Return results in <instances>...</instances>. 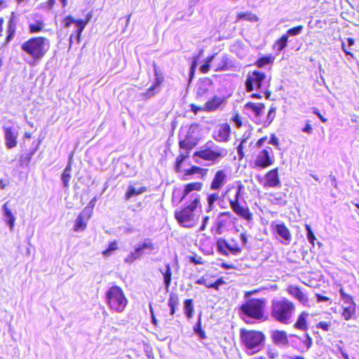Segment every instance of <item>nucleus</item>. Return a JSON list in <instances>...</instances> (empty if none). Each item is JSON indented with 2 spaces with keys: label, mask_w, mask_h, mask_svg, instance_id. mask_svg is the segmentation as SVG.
Returning a JSON list of instances; mask_svg holds the SVG:
<instances>
[{
  "label": "nucleus",
  "mask_w": 359,
  "mask_h": 359,
  "mask_svg": "<svg viewBox=\"0 0 359 359\" xmlns=\"http://www.w3.org/2000/svg\"><path fill=\"white\" fill-rule=\"evenodd\" d=\"M50 42L43 36L32 37L21 45V50L27 55L25 61L32 66L36 65L49 50Z\"/></svg>",
  "instance_id": "obj_1"
},
{
  "label": "nucleus",
  "mask_w": 359,
  "mask_h": 359,
  "mask_svg": "<svg viewBox=\"0 0 359 359\" xmlns=\"http://www.w3.org/2000/svg\"><path fill=\"white\" fill-rule=\"evenodd\" d=\"M295 311L293 302L286 298L273 299L271 304V316L282 324H290Z\"/></svg>",
  "instance_id": "obj_2"
},
{
  "label": "nucleus",
  "mask_w": 359,
  "mask_h": 359,
  "mask_svg": "<svg viewBox=\"0 0 359 359\" xmlns=\"http://www.w3.org/2000/svg\"><path fill=\"white\" fill-rule=\"evenodd\" d=\"M228 154V150L222 147L212 141H208L200 150L194 154V158L197 163H200L197 158L211 162L212 165L219 163Z\"/></svg>",
  "instance_id": "obj_3"
},
{
  "label": "nucleus",
  "mask_w": 359,
  "mask_h": 359,
  "mask_svg": "<svg viewBox=\"0 0 359 359\" xmlns=\"http://www.w3.org/2000/svg\"><path fill=\"white\" fill-rule=\"evenodd\" d=\"M191 198V201L187 206L175 212V217L177 222L186 228H191L194 226L196 222L194 211L200 203L199 195L192 194Z\"/></svg>",
  "instance_id": "obj_4"
},
{
  "label": "nucleus",
  "mask_w": 359,
  "mask_h": 359,
  "mask_svg": "<svg viewBox=\"0 0 359 359\" xmlns=\"http://www.w3.org/2000/svg\"><path fill=\"white\" fill-rule=\"evenodd\" d=\"M266 306V299L252 298L243 304L240 309L243 315L257 320H261L264 319Z\"/></svg>",
  "instance_id": "obj_5"
},
{
  "label": "nucleus",
  "mask_w": 359,
  "mask_h": 359,
  "mask_svg": "<svg viewBox=\"0 0 359 359\" xmlns=\"http://www.w3.org/2000/svg\"><path fill=\"white\" fill-rule=\"evenodd\" d=\"M106 302L111 311L117 313L123 312L128 304L123 290L116 285L110 287L107 291Z\"/></svg>",
  "instance_id": "obj_6"
},
{
  "label": "nucleus",
  "mask_w": 359,
  "mask_h": 359,
  "mask_svg": "<svg viewBox=\"0 0 359 359\" xmlns=\"http://www.w3.org/2000/svg\"><path fill=\"white\" fill-rule=\"evenodd\" d=\"M241 338L247 348L248 353L252 354L260 350L265 337L261 332L242 330L241 332Z\"/></svg>",
  "instance_id": "obj_7"
},
{
  "label": "nucleus",
  "mask_w": 359,
  "mask_h": 359,
  "mask_svg": "<svg viewBox=\"0 0 359 359\" xmlns=\"http://www.w3.org/2000/svg\"><path fill=\"white\" fill-rule=\"evenodd\" d=\"M243 191V185L239 184L236 187L234 196L229 199V205L235 214L241 218L250 222L252 221V214L250 212V210L246 205H242L240 203Z\"/></svg>",
  "instance_id": "obj_8"
},
{
  "label": "nucleus",
  "mask_w": 359,
  "mask_h": 359,
  "mask_svg": "<svg viewBox=\"0 0 359 359\" xmlns=\"http://www.w3.org/2000/svg\"><path fill=\"white\" fill-rule=\"evenodd\" d=\"M265 79L266 74L264 72L254 71L249 73L245 81L246 91L251 92L254 90H260Z\"/></svg>",
  "instance_id": "obj_9"
},
{
  "label": "nucleus",
  "mask_w": 359,
  "mask_h": 359,
  "mask_svg": "<svg viewBox=\"0 0 359 359\" xmlns=\"http://www.w3.org/2000/svg\"><path fill=\"white\" fill-rule=\"evenodd\" d=\"M89 18L85 21L83 20H75L72 16L68 15L62 21L63 25L65 27H69L72 24L75 23L76 29L75 31V34H71L69 38V46H71L72 44L73 38L74 37L76 40L77 43L80 42L81 35L86 27Z\"/></svg>",
  "instance_id": "obj_10"
},
{
  "label": "nucleus",
  "mask_w": 359,
  "mask_h": 359,
  "mask_svg": "<svg viewBox=\"0 0 359 359\" xmlns=\"http://www.w3.org/2000/svg\"><path fill=\"white\" fill-rule=\"evenodd\" d=\"M245 110L251 120L257 123L262 124V115L265 109V105L262 103L248 102L245 104Z\"/></svg>",
  "instance_id": "obj_11"
},
{
  "label": "nucleus",
  "mask_w": 359,
  "mask_h": 359,
  "mask_svg": "<svg viewBox=\"0 0 359 359\" xmlns=\"http://www.w3.org/2000/svg\"><path fill=\"white\" fill-rule=\"evenodd\" d=\"M272 154V149L269 147L260 151L255 161V167L264 169L271 165L273 163Z\"/></svg>",
  "instance_id": "obj_12"
},
{
  "label": "nucleus",
  "mask_w": 359,
  "mask_h": 359,
  "mask_svg": "<svg viewBox=\"0 0 359 359\" xmlns=\"http://www.w3.org/2000/svg\"><path fill=\"white\" fill-rule=\"evenodd\" d=\"M271 227L273 231L283 239L281 241L283 243L287 245L290 243L292 239L290 232L283 222H273Z\"/></svg>",
  "instance_id": "obj_13"
},
{
  "label": "nucleus",
  "mask_w": 359,
  "mask_h": 359,
  "mask_svg": "<svg viewBox=\"0 0 359 359\" xmlns=\"http://www.w3.org/2000/svg\"><path fill=\"white\" fill-rule=\"evenodd\" d=\"M227 180V175L223 170L216 172L210 184V189L213 191H219L226 184Z\"/></svg>",
  "instance_id": "obj_14"
},
{
  "label": "nucleus",
  "mask_w": 359,
  "mask_h": 359,
  "mask_svg": "<svg viewBox=\"0 0 359 359\" xmlns=\"http://www.w3.org/2000/svg\"><path fill=\"white\" fill-rule=\"evenodd\" d=\"M5 144L8 149L17 145L18 131L11 127H4Z\"/></svg>",
  "instance_id": "obj_15"
},
{
  "label": "nucleus",
  "mask_w": 359,
  "mask_h": 359,
  "mask_svg": "<svg viewBox=\"0 0 359 359\" xmlns=\"http://www.w3.org/2000/svg\"><path fill=\"white\" fill-rule=\"evenodd\" d=\"M90 217V210L85 208L77 217L74 229L75 231H83L87 224V221Z\"/></svg>",
  "instance_id": "obj_16"
},
{
  "label": "nucleus",
  "mask_w": 359,
  "mask_h": 359,
  "mask_svg": "<svg viewBox=\"0 0 359 359\" xmlns=\"http://www.w3.org/2000/svg\"><path fill=\"white\" fill-rule=\"evenodd\" d=\"M281 185L278 177V168H274L268 172L265 175L264 187H279Z\"/></svg>",
  "instance_id": "obj_17"
},
{
  "label": "nucleus",
  "mask_w": 359,
  "mask_h": 359,
  "mask_svg": "<svg viewBox=\"0 0 359 359\" xmlns=\"http://www.w3.org/2000/svg\"><path fill=\"white\" fill-rule=\"evenodd\" d=\"M271 338L273 342L279 346H286L288 345V339L287 333L282 330H274L271 332Z\"/></svg>",
  "instance_id": "obj_18"
},
{
  "label": "nucleus",
  "mask_w": 359,
  "mask_h": 359,
  "mask_svg": "<svg viewBox=\"0 0 359 359\" xmlns=\"http://www.w3.org/2000/svg\"><path fill=\"white\" fill-rule=\"evenodd\" d=\"M155 76L156 78L154 84L150 88H149L147 92L144 93V97L147 98H150L158 93L160 90V85L163 81V77L158 74L156 69Z\"/></svg>",
  "instance_id": "obj_19"
},
{
  "label": "nucleus",
  "mask_w": 359,
  "mask_h": 359,
  "mask_svg": "<svg viewBox=\"0 0 359 359\" xmlns=\"http://www.w3.org/2000/svg\"><path fill=\"white\" fill-rule=\"evenodd\" d=\"M196 128V126H190L186 138L179 142L180 149H186L187 151V152H189V150L192 149L196 146V142L195 140L192 141L190 139L191 134L194 133Z\"/></svg>",
  "instance_id": "obj_20"
},
{
  "label": "nucleus",
  "mask_w": 359,
  "mask_h": 359,
  "mask_svg": "<svg viewBox=\"0 0 359 359\" xmlns=\"http://www.w3.org/2000/svg\"><path fill=\"white\" fill-rule=\"evenodd\" d=\"M4 221L8 226L11 231H13L15 226V217L8 207V202H6L2 206Z\"/></svg>",
  "instance_id": "obj_21"
},
{
  "label": "nucleus",
  "mask_w": 359,
  "mask_h": 359,
  "mask_svg": "<svg viewBox=\"0 0 359 359\" xmlns=\"http://www.w3.org/2000/svg\"><path fill=\"white\" fill-rule=\"evenodd\" d=\"M230 132L231 128L229 124L221 125L218 129L217 136L215 137V140L221 142H228Z\"/></svg>",
  "instance_id": "obj_22"
},
{
  "label": "nucleus",
  "mask_w": 359,
  "mask_h": 359,
  "mask_svg": "<svg viewBox=\"0 0 359 359\" xmlns=\"http://www.w3.org/2000/svg\"><path fill=\"white\" fill-rule=\"evenodd\" d=\"M72 157H73V155L71 154L69 157L67 165L66 168H65V170H63V172L61 175V180L62 182L63 187L65 189H67L69 187V183L72 178L71 172H72Z\"/></svg>",
  "instance_id": "obj_23"
},
{
  "label": "nucleus",
  "mask_w": 359,
  "mask_h": 359,
  "mask_svg": "<svg viewBox=\"0 0 359 359\" xmlns=\"http://www.w3.org/2000/svg\"><path fill=\"white\" fill-rule=\"evenodd\" d=\"M224 102V98L215 95L211 100L206 102L204 110L206 111H214L217 110Z\"/></svg>",
  "instance_id": "obj_24"
},
{
  "label": "nucleus",
  "mask_w": 359,
  "mask_h": 359,
  "mask_svg": "<svg viewBox=\"0 0 359 359\" xmlns=\"http://www.w3.org/2000/svg\"><path fill=\"white\" fill-rule=\"evenodd\" d=\"M288 292L292 297L296 298L301 302L302 304L306 305L308 304V298L304 294V293L297 286H290L288 288Z\"/></svg>",
  "instance_id": "obj_25"
},
{
  "label": "nucleus",
  "mask_w": 359,
  "mask_h": 359,
  "mask_svg": "<svg viewBox=\"0 0 359 359\" xmlns=\"http://www.w3.org/2000/svg\"><path fill=\"white\" fill-rule=\"evenodd\" d=\"M231 51L235 53L241 59L244 58L248 55V49L241 41L235 42L231 46Z\"/></svg>",
  "instance_id": "obj_26"
},
{
  "label": "nucleus",
  "mask_w": 359,
  "mask_h": 359,
  "mask_svg": "<svg viewBox=\"0 0 359 359\" xmlns=\"http://www.w3.org/2000/svg\"><path fill=\"white\" fill-rule=\"evenodd\" d=\"M224 281L222 278H218L215 283H210L203 277L197 279L196 283L198 285H203L208 288H213L216 290H219V287L224 284Z\"/></svg>",
  "instance_id": "obj_27"
},
{
  "label": "nucleus",
  "mask_w": 359,
  "mask_h": 359,
  "mask_svg": "<svg viewBox=\"0 0 359 359\" xmlns=\"http://www.w3.org/2000/svg\"><path fill=\"white\" fill-rule=\"evenodd\" d=\"M203 187L201 182H191L184 186L181 201L185 199V198L193 191H201Z\"/></svg>",
  "instance_id": "obj_28"
},
{
  "label": "nucleus",
  "mask_w": 359,
  "mask_h": 359,
  "mask_svg": "<svg viewBox=\"0 0 359 359\" xmlns=\"http://www.w3.org/2000/svg\"><path fill=\"white\" fill-rule=\"evenodd\" d=\"M227 219L231 220L236 219V218L231 212H223L219 213L217 221V230L219 231V233H221L220 229L224 227Z\"/></svg>",
  "instance_id": "obj_29"
},
{
  "label": "nucleus",
  "mask_w": 359,
  "mask_h": 359,
  "mask_svg": "<svg viewBox=\"0 0 359 359\" xmlns=\"http://www.w3.org/2000/svg\"><path fill=\"white\" fill-rule=\"evenodd\" d=\"M309 314L306 312H302L299 314L297 320L294 324V327L297 329L306 331L308 329L307 325V317Z\"/></svg>",
  "instance_id": "obj_30"
},
{
  "label": "nucleus",
  "mask_w": 359,
  "mask_h": 359,
  "mask_svg": "<svg viewBox=\"0 0 359 359\" xmlns=\"http://www.w3.org/2000/svg\"><path fill=\"white\" fill-rule=\"evenodd\" d=\"M207 170L204 168H201L196 165H192L190 168L184 170V174L183 177L184 180H189L187 177L189 175H193L195 174H200L201 175H205L206 174Z\"/></svg>",
  "instance_id": "obj_31"
},
{
  "label": "nucleus",
  "mask_w": 359,
  "mask_h": 359,
  "mask_svg": "<svg viewBox=\"0 0 359 359\" xmlns=\"http://www.w3.org/2000/svg\"><path fill=\"white\" fill-rule=\"evenodd\" d=\"M145 191H146V188L145 187H140L139 189H136L133 186L130 185L128 187V190H127V191H126V193L125 194V198L126 200H129V199H130L131 198H133L134 196H138L140 194H142Z\"/></svg>",
  "instance_id": "obj_32"
},
{
  "label": "nucleus",
  "mask_w": 359,
  "mask_h": 359,
  "mask_svg": "<svg viewBox=\"0 0 359 359\" xmlns=\"http://www.w3.org/2000/svg\"><path fill=\"white\" fill-rule=\"evenodd\" d=\"M160 271L163 276V282H164L165 290H166V291H168L170 285L171 277H172V271H171V268L170 266V264L165 265V271H163L161 269Z\"/></svg>",
  "instance_id": "obj_33"
},
{
  "label": "nucleus",
  "mask_w": 359,
  "mask_h": 359,
  "mask_svg": "<svg viewBox=\"0 0 359 359\" xmlns=\"http://www.w3.org/2000/svg\"><path fill=\"white\" fill-rule=\"evenodd\" d=\"M142 254L140 252V249L137 247L135 248L134 251L130 252L124 259V262L128 264H132L135 260L139 259L142 257Z\"/></svg>",
  "instance_id": "obj_34"
},
{
  "label": "nucleus",
  "mask_w": 359,
  "mask_h": 359,
  "mask_svg": "<svg viewBox=\"0 0 359 359\" xmlns=\"http://www.w3.org/2000/svg\"><path fill=\"white\" fill-rule=\"evenodd\" d=\"M241 20H247L249 22H257L258 21L259 18L256 15L252 13L251 12H245L238 13L235 22H238Z\"/></svg>",
  "instance_id": "obj_35"
},
{
  "label": "nucleus",
  "mask_w": 359,
  "mask_h": 359,
  "mask_svg": "<svg viewBox=\"0 0 359 359\" xmlns=\"http://www.w3.org/2000/svg\"><path fill=\"white\" fill-rule=\"evenodd\" d=\"M44 22L42 20H36L34 22L29 23V31L32 34L39 33L44 27Z\"/></svg>",
  "instance_id": "obj_36"
},
{
  "label": "nucleus",
  "mask_w": 359,
  "mask_h": 359,
  "mask_svg": "<svg viewBox=\"0 0 359 359\" xmlns=\"http://www.w3.org/2000/svg\"><path fill=\"white\" fill-rule=\"evenodd\" d=\"M210 85V81H205L199 83L197 90L196 95L198 97L206 96L208 92V86Z\"/></svg>",
  "instance_id": "obj_37"
},
{
  "label": "nucleus",
  "mask_w": 359,
  "mask_h": 359,
  "mask_svg": "<svg viewBox=\"0 0 359 359\" xmlns=\"http://www.w3.org/2000/svg\"><path fill=\"white\" fill-rule=\"evenodd\" d=\"M15 22L13 19H10L7 26L6 43H9L14 37L15 34Z\"/></svg>",
  "instance_id": "obj_38"
},
{
  "label": "nucleus",
  "mask_w": 359,
  "mask_h": 359,
  "mask_svg": "<svg viewBox=\"0 0 359 359\" xmlns=\"http://www.w3.org/2000/svg\"><path fill=\"white\" fill-rule=\"evenodd\" d=\"M276 108L271 106L268 111L267 116L265 119L262 118V125L264 127H268L273 121L276 116Z\"/></svg>",
  "instance_id": "obj_39"
},
{
  "label": "nucleus",
  "mask_w": 359,
  "mask_h": 359,
  "mask_svg": "<svg viewBox=\"0 0 359 359\" xmlns=\"http://www.w3.org/2000/svg\"><path fill=\"white\" fill-rule=\"evenodd\" d=\"M287 35L283 34L274 44V49L278 53H280L287 45Z\"/></svg>",
  "instance_id": "obj_40"
},
{
  "label": "nucleus",
  "mask_w": 359,
  "mask_h": 359,
  "mask_svg": "<svg viewBox=\"0 0 359 359\" xmlns=\"http://www.w3.org/2000/svg\"><path fill=\"white\" fill-rule=\"evenodd\" d=\"M229 247V243L224 238H219L217 241V248L218 251L224 255L228 254L227 250Z\"/></svg>",
  "instance_id": "obj_41"
},
{
  "label": "nucleus",
  "mask_w": 359,
  "mask_h": 359,
  "mask_svg": "<svg viewBox=\"0 0 359 359\" xmlns=\"http://www.w3.org/2000/svg\"><path fill=\"white\" fill-rule=\"evenodd\" d=\"M184 313L188 318H191L193 316L194 306L192 299H186L184 302Z\"/></svg>",
  "instance_id": "obj_42"
},
{
  "label": "nucleus",
  "mask_w": 359,
  "mask_h": 359,
  "mask_svg": "<svg viewBox=\"0 0 359 359\" xmlns=\"http://www.w3.org/2000/svg\"><path fill=\"white\" fill-rule=\"evenodd\" d=\"M215 57V55H212L208 56L204 62L201 65L199 69L201 73L206 74L210 71V64L213 61L214 58Z\"/></svg>",
  "instance_id": "obj_43"
},
{
  "label": "nucleus",
  "mask_w": 359,
  "mask_h": 359,
  "mask_svg": "<svg viewBox=\"0 0 359 359\" xmlns=\"http://www.w3.org/2000/svg\"><path fill=\"white\" fill-rule=\"evenodd\" d=\"M168 304L170 307V315L173 316L175 312V307L178 304V297L176 294L172 293L170 294Z\"/></svg>",
  "instance_id": "obj_44"
},
{
  "label": "nucleus",
  "mask_w": 359,
  "mask_h": 359,
  "mask_svg": "<svg viewBox=\"0 0 359 359\" xmlns=\"http://www.w3.org/2000/svg\"><path fill=\"white\" fill-rule=\"evenodd\" d=\"M194 331L195 334L199 337L200 339H203L206 338L205 333L201 327V315L198 316L197 323L194 327Z\"/></svg>",
  "instance_id": "obj_45"
},
{
  "label": "nucleus",
  "mask_w": 359,
  "mask_h": 359,
  "mask_svg": "<svg viewBox=\"0 0 359 359\" xmlns=\"http://www.w3.org/2000/svg\"><path fill=\"white\" fill-rule=\"evenodd\" d=\"M229 60L226 55H223L217 65V71L227 70L229 67Z\"/></svg>",
  "instance_id": "obj_46"
},
{
  "label": "nucleus",
  "mask_w": 359,
  "mask_h": 359,
  "mask_svg": "<svg viewBox=\"0 0 359 359\" xmlns=\"http://www.w3.org/2000/svg\"><path fill=\"white\" fill-rule=\"evenodd\" d=\"M219 199V194L217 193H213L209 194L207 198L208 201V209L207 212H210L213 210L215 203Z\"/></svg>",
  "instance_id": "obj_47"
},
{
  "label": "nucleus",
  "mask_w": 359,
  "mask_h": 359,
  "mask_svg": "<svg viewBox=\"0 0 359 359\" xmlns=\"http://www.w3.org/2000/svg\"><path fill=\"white\" fill-rule=\"evenodd\" d=\"M137 247L138 249H140V252L142 255L144 250H149V251H153L154 250V245L151 241L149 238L144 239L143 243Z\"/></svg>",
  "instance_id": "obj_48"
},
{
  "label": "nucleus",
  "mask_w": 359,
  "mask_h": 359,
  "mask_svg": "<svg viewBox=\"0 0 359 359\" xmlns=\"http://www.w3.org/2000/svg\"><path fill=\"white\" fill-rule=\"evenodd\" d=\"M355 312V309H354V306L344 307L342 316L344 317V320H348L353 318Z\"/></svg>",
  "instance_id": "obj_49"
},
{
  "label": "nucleus",
  "mask_w": 359,
  "mask_h": 359,
  "mask_svg": "<svg viewBox=\"0 0 359 359\" xmlns=\"http://www.w3.org/2000/svg\"><path fill=\"white\" fill-rule=\"evenodd\" d=\"M305 229L306 231V238L309 242L314 246L315 241H316V238L311 229V227L309 224L305 225Z\"/></svg>",
  "instance_id": "obj_50"
},
{
  "label": "nucleus",
  "mask_w": 359,
  "mask_h": 359,
  "mask_svg": "<svg viewBox=\"0 0 359 359\" xmlns=\"http://www.w3.org/2000/svg\"><path fill=\"white\" fill-rule=\"evenodd\" d=\"M117 249H118V243L116 241H114L109 244L108 248L105 250L103 251L102 254L104 257H109L112 254V252L114 250H116Z\"/></svg>",
  "instance_id": "obj_51"
},
{
  "label": "nucleus",
  "mask_w": 359,
  "mask_h": 359,
  "mask_svg": "<svg viewBox=\"0 0 359 359\" xmlns=\"http://www.w3.org/2000/svg\"><path fill=\"white\" fill-rule=\"evenodd\" d=\"M303 29H304V27L302 25H299V26L290 28L287 31V32L285 35H287V38H289V36H297L302 33V32L303 31Z\"/></svg>",
  "instance_id": "obj_52"
},
{
  "label": "nucleus",
  "mask_w": 359,
  "mask_h": 359,
  "mask_svg": "<svg viewBox=\"0 0 359 359\" xmlns=\"http://www.w3.org/2000/svg\"><path fill=\"white\" fill-rule=\"evenodd\" d=\"M35 151H36V149H34L32 151H30L29 153H27V154L22 155L20 157V160L21 165H27L29 163V162H30L33 155L34 154Z\"/></svg>",
  "instance_id": "obj_53"
},
{
  "label": "nucleus",
  "mask_w": 359,
  "mask_h": 359,
  "mask_svg": "<svg viewBox=\"0 0 359 359\" xmlns=\"http://www.w3.org/2000/svg\"><path fill=\"white\" fill-rule=\"evenodd\" d=\"M271 62H272L271 57L264 56L257 60L256 65L259 67H263L265 65L270 64Z\"/></svg>",
  "instance_id": "obj_54"
},
{
  "label": "nucleus",
  "mask_w": 359,
  "mask_h": 359,
  "mask_svg": "<svg viewBox=\"0 0 359 359\" xmlns=\"http://www.w3.org/2000/svg\"><path fill=\"white\" fill-rule=\"evenodd\" d=\"M189 152L187 154H180L176 158L175 169L177 172L180 171V167L184 160L187 158Z\"/></svg>",
  "instance_id": "obj_55"
},
{
  "label": "nucleus",
  "mask_w": 359,
  "mask_h": 359,
  "mask_svg": "<svg viewBox=\"0 0 359 359\" xmlns=\"http://www.w3.org/2000/svg\"><path fill=\"white\" fill-rule=\"evenodd\" d=\"M274 201H276V203L280 205H285L287 203V201L285 199V196L282 195L281 194H276L274 196Z\"/></svg>",
  "instance_id": "obj_56"
},
{
  "label": "nucleus",
  "mask_w": 359,
  "mask_h": 359,
  "mask_svg": "<svg viewBox=\"0 0 359 359\" xmlns=\"http://www.w3.org/2000/svg\"><path fill=\"white\" fill-rule=\"evenodd\" d=\"M330 326H331V323L330 322H325V321H321V322H319L317 325H316V327L318 329H321L323 330V331H328L330 328Z\"/></svg>",
  "instance_id": "obj_57"
},
{
  "label": "nucleus",
  "mask_w": 359,
  "mask_h": 359,
  "mask_svg": "<svg viewBox=\"0 0 359 359\" xmlns=\"http://www.w3.org/2000/svg\"><path fill=\"white\" fill-rule=\"evenodd\" d=\"M228 250L233 255H238L241 252V248L238 245H231L229 244Z\"/></svg>",
  "instance_id": "obj_58"
},
{
  "label": "nucleus",
  "mask_w": 359,
  "mask_h": 359,
  "mask_svg": "<svg viewBox=\"0 0 359 359\" xmlns=\"http://www.w3.org/2000/svg\"><path fill=\"white\" fill-rule=\"evenodd\" d=\"M247 141V139H243L241 142V143L239 144V145L237 147V152H238V154L240 157V158H243L244 156V153L243 151V144L244 143H245Z\"/></svg>",
  "instance_id": "obj_59"
},
{
  "label": "nucleus",
  "mask_w": 359,
  "mask_h": 359,
  "mask_svg": "<svg viewBox=\"0 0 359 359\" xmlns=\"http://www.w3.org/2000/svg\"><path fill=\"white\" fill-rule=\"evenodd\" d=\"M303 344L306 346V351L309 350L312 346V339L308 334H306V339L303 341Z\"/></svg>",
  "instance_id": "obj_60"
},
{
  "label": "nucleus",
  "mask_w": 359,
  "mask_h": 359,
  "mask_svg": "<svg viewBox=\"0 0 359 359\" xmlns=\"http://www.w3.org/2000/svg\"><path fill=\"white\" fill-rule=\"evenodd\" d=\"M346 300L344 301V307H349V306H354V309H355V304L353 301L352 297H346Z\"/></svg>",
  "instance_id": "obj_61"
},
{
  "label": "nucleus",
  "mask_w": 359,
  "mask_h": 359,
  "mask_svg": "<svg viewBox=\"0 0 359 359\" xmlns=\"http://www.w3.org/2000/svg\"><path fill=\"white\" fill-rule=\"evenodd\" d=\"M269 144H272L273 146H276V147L278 146V144H279L278 139V137H276V136L274 134H272L271 135L270 140L269 141Z\"/></svg>",
  "instance_id": "obj_62"
},
{
  "label": "nucleus",
  "mask_w": 359,
  "mask_h": 359,
  "mask_svg": "<svg viewBox=\"0 0 359 359\" xmlns=\"http://www.w3.org/2000/svg\"><path fill=\"white\" fill-rule=\"evenodd\" d=\"M208 221H209V217L208 216H205L203 217V220H202V224L200 227V231H203L205 229V227H206V225L208 223Z\"/></svg>",
  "instance_id": "obj_63"
},
{
  "label": "nucleus",
  "mask_w": 359,
  "mask_h": 359,
  "mask_svg": "<svg viewBox=\"0 0 359 359\" xmlns=\"http://www.w3.org/2000/svg\"><path fill=\"white\" fill-rule=\"evenodd\" d=\"M233 121L235 123V125L236 126L237 128H240L242 126V121L241 120V118L240 116H238V114H236L233 118Z\"/></svg>",
  "instance_id": "obj_64"
}]
</instances>
